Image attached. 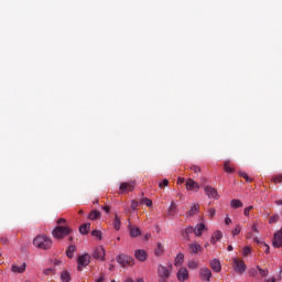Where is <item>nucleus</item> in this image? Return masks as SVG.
Here are the masks:
<instances>
[{
    "label": "nucleus",
    "mask_w": 282,
    "mask_h": 282,
    "mask_svg": "<svg viewBox=\"0 0 282 282\" xmlns=\"http://www.w3.org/2000/svg\"><path fill=\"white\" fill-rule=\"evenodd\" d=\"M33 246L39 250H50L52 248V239L45 235H39L33 239Z\"/></svg>",
    "instance_id": "nucleus-1"
},
{
    "label": "nucleus",
    "mask_w": 282,
    "mask_h": 282,
    "mask_svg": "<svg viewBox=\"0 0 282 282\" xmlns=\"http://www.w3.org/2000/svg\"><path fill=\"white\" fill-rule=\"evenodd\" d=\"M73 230L68 226H57L53 229L52 235L55 239H65Z\"/></svg>",
    "instance_id": "nucleus-2"
},
{
    "label": "nucleus",
    "mask_w": 282,
    "mask_h": 282,
    "mask_svg": "<svg viewBox=\"0 0 282 282\" xmlns=\"http://www.w3.org/2000/svg\"><path fill=\"white\" fill-rule=\"evenodd\" d=\"M117 263L121 265V268H128L131 265H135V259L133 257L127 256L124 253H120L117 257Z\"/></svg>",
    "instance_id": "nucleus-3"
},
{
    "label": "nucleus",
    "mask_w": 282,
    "mask_h": 282,
    "mask_svg": "<svg viewBox=\"0 0 282 282\" xmlns=\"http://www.w3.org/2000/svg\"><path fill=\"white\" fill-rule=\"evenodd\" d=\"M90 259H91V256H89L88 253L79 256L77 259V263H78L77 270L79 272H83V268H87V264L90 263Z\"/></svg>",
    "instance_id": "nucleus-4"
},
{
    "label": "nucleus",
    "mask_w": 282,
    "mask_h": 282,
    "mask_svg": "<svg viewBox=\"0 0 282 282\" xmlns=\"http://www.w3.org/2000/svg\"><path fill=\"white\" fill-rule=\"evenodd\" d=\"M158 274L160 276V282H166V279L171 276V270L164 265H159Z\"/></svg>",
    "instance_id": "nucleus-5"
},
{
    "label": "nucleus",
    "mask_w": 282,
    "mask_h": 282,
    "mask_svg": "<svg viewBox=\"0 0 282 282\" xmlns=\"http://www.w3.org/2000/svg\"><path fill=\"white\" fill-rule=\"evenodd\" d=\"M199 279L202 281H207L209 282L210 279H213V271H210V269L206 268V267H203L200 270H199Z\"/></svg>",
    "instance_id": "nucleus-6"
},
{
    "label": "nucleus",
    "mask_w": 282,
    "mask_h": 282,
    "mask_svg": "<svg viewBox=\"0 0 282 282\" xmlns=\"http://www.w3.org/2000/svg\"><path fill=\"white\" fill-rule=\"evenodd\" d=\"M272 246L273 248H282V228L274 232Z\"/></svg>",
    "instance_id": "nucleus-7"
},
{
    "label": "nucleus",
    "mask_w": 282,
    "mask_h": 282,
    "mask_svg": "<svg viewBox=\"0 0 282 282\" xmlns=\"http://www.w3.org/2000/svg\"><path fill=\"white\" fill-rule=\"evenodd\" d=\"M205 195L210 199H219V194L213 186H205Z\"/></svg>",
    "instance_id": "nucleus-8"
},
{
    "label": "nucleus",
    "mask_w": 282,
    "mask_h": 282,
    "mask_svg": "<svg viewBox=\"0 0 282 282\" xmlns=\"http://www.w3.org/2000/svg\"><path fill=\"white\" fill-rule=\"evenodd\" d=\"M234 264L236 272H239V274H243V272H246V262L242 260L235 259Z\"/></svg>",
    "instance_id": "nucleus-9"
},
{
    "label": "nucleus",
    "mask_w": 282,
    "mask_h": 282,
    "mask_svg": "<svg viewBox=\"0 0 282 282\" xmlns=\"http://www.w3.org/2000/svg\"><path fill=\"white\" fill-rule=\"evenodd\" d=\"M186 191H199V183L192 178H188L185 183Z\"/></svg>",
    "instance_id": "nucleus-10"
},
{
    "label": "nucleus",
    "mask_w": 282,
    "mask_h": 282,
    "mask_svg": "<svg viewBox=\"0 0 282 282\" xmlns=\"http://www.w3.org/2000/svg\"><path fill=\"white\" fill-rule=\"evenodd\" d=\"M94 259H99V261H105V248L98 247L93 253Z\"/></svg>",
    "instance_id": "nucleus-11"
},
{
    "label": "nucleus",
    "mask_w": 282,
    "mask_h": 282,
    "mask_svg": "<svg viewBox=\"0 0 282 282\" xmlns=\"http://www.w3.org/2000/svg\"><path fill=\"white\" fill-rule=\"evenodd\" d=\"M177 279L181 282L188 280V270L186 268H181L177 272Z\"/></svg>",
    "instance_id": "nucleus-12"
},
{
    "label": "nucleus",
    "mask_w": 282,
    "mask_h": 282,
    "mask_svg": "<svg viewBox=\"0 0 282 282\" xmlns=\"http://www.w3.org/2000/svg\"><path fill=\"white\" fill-rule=\"evenodd\" d=\"M209 265L214 272H221V262L219 259H214L209 262Z\"/></svg>",
    "instance_id": "nucleus-13"
},
{
    "label": "nucleus",
    "mask_w": 282,
    "mask_h": 282,
    "mask_svg": "<svg viewBox=\"0 0 282 282\" xmlns=\"http://www.w3.org/2000/svg\"><path fill=\"white\" fill-rule=\"evenodd\" d=\"M194 229L193 226H188L184 230H182V237L185 239V241H191V235H193Z\"/></svg>",
    "instance_id": "nucleus-14"
},
{
    "label": "nucleus",
    "mask_w": 282,
    "mask_h": 282,
    "mask_svg": "<svg viewBox=\"0 0 282 282\" xmlns=\"http://www.w3.org/2000/svg\"><path fill=\"white\" fill-rule=\"evenodd\" d=\"M134 257L135 259H138V261H147V251L142 250V249H138L134 251Z\"/></svg>",
    "instance_id": "nucleus-15"
},
{
    "label": "nucleus",
    "mask_w": 282,
    "mask_h": 282,
    "mask_svg": "<svg viewBox=\"0 0 282 282\" xmlns=\"http://www.w3.org/2000/svg\"><path fill=\"white\" fill-rule=\"evenodd\" d=\"M11 272H14L15 274H23V272H25V263L21 265L13 264L11 267Z\"/></svg>",
    "instance_id": "nucleus-16"
},
{
    "label": "nucleus",
    "mask_w": 282,
    "mask_h": 282,
    "mask_svg": "<svg viewBox=\"0 0 282 282\" xmlns=\"http://www.w3.org/2000/svg\"><path fill=\"white\" fill-rule=\"evenodd\" d=\"M192 254H197L198 252H202V246H199L197 242H193L188 246Z\"/></svg>",
    "instance_id": "nucleus-17"
},
{
    "label": "nucleus",
    "mask_w": 282,
    "mask_h": 282,
    "mask_svg": "<svg viewBox=\"0 0 282 282\" xmlns=\"http://www.w3.org/2000/svg\"><path fill=\"white\" fill-rule=\"evenodd\" d=\"M199 213V204H194L191 209L187 212V217H195Z\"/></svg>",
    "instance_id": "nucleus-18"
},
{
    "label": "nucleus",
    "mask_w": 282,
    "mask_h": 282,
    "mask_svg": "<svg viewBox=\"0 0 282 282\" xmlns=\"http://www.w3.org/2000/svg\"><path fill=\"white\" fill-rule=\"evenodd\" d=\"M119 188L121 193L133 191V183H121Z\"/></svg>",
    "instance_id": "nucleus-19"
},
{
    "label": "nucleus",
    "mask_w": 282,
    "mask_h": 282,
    "mask_svg": "<svg viewBox=\"0 0 282 282\" xmlns=\"http://www.w3.org/2000/svg\"><path fill=\"white\" fill-rule=\"evenodd\" d=\"M90 228H91V224H89V223L83 224V225L79 227V232H80V235H88Z\"/></svg>",
    "instance_id": "nucleus-20"
},
{
    "label": "nucleus",
    "mask_w": 282,
    "mask_h": 282,
    "mask_svg": "<svg viewBox=\"0 0 282 282\" xmlns=\"http://www.w3.org/2000/svg\"><path fill=\"white\" fill-rule=\"evenodd\" d=\"M230 206H231V208H234V209L243 208V203H242L240 199L234 198V199H231V202H230Z\"/></svg>",
    "instance_id": "nucleus-21"
},
{
    "label": "nucleus",
    "mask_w": 282,
    "mask_h": 282,
    "mask_svg": "<svg viewBox=\"0 0 282 282\" xmlns=\"http://www.w3.org/2000/svg\"><path fill=\"white\" fill-rule=\"evenodd\" d=\"M130 237L135 238L142 235V231L138 227H130Z\"/></svg>",
    "instance_id": "nucleus-22"
},
{
    "label": "nucleus",
    "mask_w": 282,
    "mask_h": 282,
    "mask_svg": "<svg viewBox=\"0 0 282 282\" xmlns=\"http://www.w3.org/2000/svg\"><path fill=\"white\" fill-rule=\"evenodd\" d=\"M205 229H206V225L199 224L194 229V234L196 235V237H202V232H204Z\"/></svg>",
    "instance_id": "nucleus-23"
},
{
    "label": "nucleus",
    "mask_w": 282,
    "mask_h": 282,
    "mask_svg": "<svg viewBox=\"0 0 282 282\" xmlns=\"http://www.w3.org/2000/svg\"><path fill=\"white\" fill-rule=\"evenodd\" d=\"M112 226L115 230H120V226H122V223L120 221V216L118 214H115V219L112 221Z\"/></svg>",
    "instance_id": "nucleus-24"
},
{
    "label": "nucleus",
    "mask_w": 282,
    "mask_h": 282,
    "mask_svg": "<svg viewBox=\"0 0 282 282\" xmlns=\"http://www.w3.org/2000/svg\"><path fill=\"white\" fill-rule=\"evenodd\" d=\"M169 215L173 217V215H177V204L175 202H172L170 207H169Z\"/></svg>",
    "instance_id": "nucleus-25"
},
{
    "label": "nucleus",
    "mask_w": 282,
    "mask_h": 282,
    "mask_svg": "<svg viewBox=\"0 0 282 282\" xmlns=\"http://www.w3.org/2000/svg\"><path fill=\"white\" fill-rule=\"evenodd\" d=\"M184 263V253H178L175 258L174 264L177 267L182 265Z\"/></svg>",
    "instance_id": "nucleus-26"
},
{
    "label": "nucleus",
    "mask_w": 282,
    "mask_h": 282,
    "mask_svg": "<svg viewBox=\"0 0 282 282\" xmlns=\"http://www.w3.org/2000/svg\"><path fill=\"white\" fill-rule=\"evenodd\" d=\"M99 217H100V212L99 210H93L88 215V219H90L91 221H95V219H99Z\"/></svg>",
    "instance_id": "nucleus-27"
},
{
    "label": "nucleus",
    "mask_w": 282,
    "mask_h": 282,
    "mask_svg": "<svg viewBox=\"0 0 282 282\" xmlns=\"http://www.w3.org/2000/svg\"><path fill=\"white\" fill-rule=\"evenodd\" d=\"M76 250V246L70 245L68 247V249L66 250V257H68V259H73L74 258V251Z\"/></svg>",
    "instance_id": "nucleus-28"
},
{
    "label": "nucleus",
    "mask_w": 282,
    "mask_h": 282,
    "mask_svg": "<svg viewBox=\"0 0 282 282\" xmlns=\"http://www.w3.org/2000/svg\"><path fill=\"white\" fill-rule=\"evenodd\" d=\"M225 173H235V169L230 167V161H226L224 164Z\"/></svg>",
    "instance_id": "nucleus-29"
},
{
    "label": "nucleus",
    "mask_w": 282,
    "mask_h": 282,
    "mask_svg": "<svg viewBox=\"0 0 282 282\" xmlns=\"http://www.w3.org/2000/svg\"><path fill=\"white\" fill-rule=\"evenodd\" d=\"M61 280H62L63 282H69V281H72V278H70V275H69V272L64 271V272L61 274Z\"/></svg>",
    "instance_id": "nucleus-30"
},
{
    "label": "nucleus",
    "mask_w": 282,
    "mask_h": 282,
    "mask_svg": "<svg viewBox=\"0 0 282 282\" xmlns=\"http://www.w3.org/2000/svg\"><path fill=\"white\" fill-rule=\"evenodd\" d=\"M154 252H155L156 257H160L161 254L164 253V246H162V243L159 242Z\"/></svg>",
    "instance_id": "nucleus-31"
},
{
    "label": "nucleus",
    "mask_w": 282,
    "mask_h": 282,
    "mask_svg": "<svg viewBox=\"0 0 282 282\" xmlns=\"http://www.w3.org/2000/svg\"><path fill=\"white\" fill-rule=\"evenodd\" d=\"M274 184H282V174H278L271 178Z\"/></svg>",
    "instance_id": "nucleus-32"
},
{
    "label": "nucleus",
    "mask_w": 282,
    "mask_h": 282,
    "mask_svg": "<svg viewBox=\"0 0 282 282\" xmlns=\"http://www.w3.org/2000/svg\"><path fill=\"white\" fill-rule=\"evenodd\" d=\"M199 263L197 261H189L187 264V268H189V270H197Z\"/></svg>",
    "instance_id": "nucleus-33"
},
{
    "label": "nucleus",
    "mask_w": 282,
    "mask_h": 282,
    "mask_svg": "<svg viewBox=\"0 0 282 282\" xmlns=\"http://www.w3.org/2000/svg\"><path fill=\"white\" fill-rule=\"evenodd\" d=\"M239 176L243 177V180H246V182H248L249 184L252 183V178H250V176H248L246 172H239Z\"/></svg>",
    "instance_id": "nucleus-34"
},
{
    "label": "nucleus",
    "mask_w": 282,
    "mask_h": 282,
    "mask_svg": "<svg viewBox=\"0 0 282 282\" xmlns=\"http://www.w3.org/2000/svg\"><path fill=\"white\" fill-rule=\"evenodd\" d=\"M257 270L259 271L261 276H268L269 274L268 269H261V267H257Z\"/></svg>",
    "instance_id": "nucleus-35"
},
{
    "label": "nucleus",
    "mask_w": 282,
    "mask_h": 282,
    "mask_svg": "<svg viewBox=\"0 0 282 282\" xmlns=\"http://www.w3.org/2000/svg\"><path fill=\"white\" fill-rule=\"evenodd\" d=\"M91 235H93V237H96L97 239H102V231H100V230H93Z\"/></svg>",
    "instance_id": "nucleus-36"
},
{
    "label": "nucleus",
    "mask_w": 282,
    "mask_h": 282,
    "mask_svg": "<svg viewBox=\"0 0 282 282\" xmlns=\"http://www.w3.org/2000/svg\"><path fill=\"white\" fill-rule=\"evenodd\" d=\"M141 204H144L149 208H151V206H153V202L151 199H149V198H143Z\"/></svg>",
    "instance_id": "nucleus-37"
},
{
    "label": "nucleus",
    "mask_w": 282,
    "mask_h": 282,
    "mask_svg": "<svg viewBox=\"0 0 282 282\" xmlns=\"http://www.w3.org/2000/svg\"><path fill=\"white\" fill-rule=\"evenodd\" d=\"M252 208H254V207L248 206L245 208V212H243L245 217H250V210H252Z\"/></svg>",
    "instance_id": "nucleus-38"
},
{
    "label": "nucleus",
    "mask_w": 282,
    "mask_h": 282,
    "mask_svg": "<svg viewBox=\"0 0 282 282\" xmlns=\"http://www.w3.org/2000/svg\"><path fill=\"white\" fill-rule=\"evenodd\" d=\"M214 237L216 238V241H219L224 237V234H221V231H216L214 232Z\"/></svg>",
    "instance_id": "nucleus-39"
},
{
    "label": "nucleus",
    "mask_w": 282,
    "mask_h": 282,
    "mask_svg": "<svg viewBox=\"0 0 282 282\" xmlns=\"http://www.w3.org/2000/svg\"><path fill=\"white\" fill-rule=\"evenodd\" d=\"M191 171H193L194 173H202V167L197 165H192Z\"/></svg>",
    "instance_id": "nucleus-40"
},
{
    "label": "nucleus",
    "mask_w": 282,
    "mask_h": 282,
    "mask_svg": "<svg viewBox=\"0 0 282 282\" xmlns=\"http://www.w3.org/2000/svg\"><path fill=\"white\" fill-rule=\"evenodd\" d=\"M239 232H241V227L238 225V226H236L235 230L232 231V236L237 237V235H239Z\"/></svg>",
    "instance_id": "nucleus-41"
},
{
    "label": "nucleus",
    "mask_w": 282,
    "mask_h": 282,
    "mask_svg": "<svg viewBox=\"0 0 282 282\" xmlns=\"http://www.w3.org/2000/svg\"><path fill=\"white\" fill-rule=\"evenodd\" d=\"M164 186H169V180L164 178L160 184L159 187L160 188H164Z\"/></svg>",
    "instance_id": "nucleus-42"
},
{
    "label": "nucleus",
    "mask_w": 282,
    "mask_h": 282,
    "mask_svg": "<svg viewBox=\"0 0 282 282\" xmlns=\"http://www.w3.org/2000/svg\"><path fill=\"white\" fill-rule=\"evenodd\" d=\"M251 250L249 247H245L243 250H242V254L243 257H248V254H250Z\"/></svg>",
    "instance_id": "nucleus-43"
},
{
    "label": "nucleus",
    "mask_w": 282,
    "mask_h": 282,
    "mask_svg": "<svg viewBox=\"0 0 282 282\" xmlns=\"http://www.w3.org/2000/svg\"><path fill=\"white\" fill-rule=\"evenodd\" d=\"M262 246L264 248L265 254H270V246L268 243H265V242H262Z\"/></svg>",
    "instance_id": "nucleus-44"
},
{
    "label": "nucleus",
    "mask_w": 282,
    "mask_h": 282,
    "mask_svg": "<svg viewBox=\"0 0 282 282\" xmlns=\"http://www.w3.org/2000/svg\"><path fill=\"white\" fill-rule=\"evenodd\" d=\"M57 226H63V224H67V220L65 218H59L56 221Z\"/></svg>",
    "instance_id": "nucleus-45"
},
{
    "label": "nucleus",
    "mask_w": 282,
    "mask_h": 282,
    "mask_svg": "<svg viewBox=\"0 0 282 282\" xmlns=\"http://www.w3.org/2000/svg\"><path fill=\"white\" fill-rule=\"evenodd\" d=\"M279 221V216H272L269 220L270 224H276Z\"/></svg>",
    "instance_id": "nucleus-46"
},
{
    "label": "nucleus",
    "mask_w": 282,
    "mask_h": 282,
    "mask_svg": "<svg viewBox=\"0 0 282 282\" xmlns=\"http://www.w3.org/2000/svg\"><path fill=\"white\" fill-rule=\"evenodd\" d=\"M138 206H139V203L137 200H132L131 203L132 210H137Z\"/></svg>",
    "instance_id": "nucleus-47"
},
{
    "label": "nucleus",
    "mask_w": 282,
    "mask_h": 282,
    "mask_svg": "<svg viewBox=\"0 0 282 282\" xmlns=\"http://www.w3.org/2000/svg\"><path fill=\"white\" fill-rule=\"evenodd\" d=\"M44 274H54V269H45Z\"/></svg>",
    "instance_id": "nucleus-48"
},
{
    "label": "nucleus",
    "mask_w": 282,
    "mask_h": 282,
    "mask_svg": "<svg viewBox=\"0 0 282 282\" xmlns=\"http://www.w3.org/2000/svg\"><path fill=\"white\" fill-rule=\"evenodd\" d=\"M250 276H257V269L249 270Z\"/></svg>",
    "instance_id": "nucleus-49"
},
{
    "label": "nucleus",
    "mask_w": 282,
    "mask_h": 282,
    "mask_svg": "<svg viewBox=\"0 0 282 282\" xmlns=\"http://www.w3.org/2000/svg\"><path fill=\"white\" fill-rule=\"evenodd\" d=\"M225 224H226V226H230V224H232V219H230V217H226Z\"/></svg>",
    "instance_id": "nucleus-50"
},
{
    "label": "nucleus",
    "mask_w": 282,
    "mask_h": 282,
    "mask_svg": "<svg viewBox=\"0 0 282 282\" xmlns=\"http://www.w3.org/2000/svg\"><path fill=\"white\" fill-rule=\"evenodd\" d=\"M208 215H209V217H215V215H216L215 209L214 208L209 209Z\"/></svg>",
    "instance_id": "nucleus-51"
},
{
    "label": "nucleus",
    "mask_w": 282,
    "mask_h": 282,
    "mask_svg": "<svg viewBox=\"0 0 282 282\" xmlns=\"http://www.w3.org/2000/svg\"><path fill=\"white\" fill-rule=\"evenodd\" d=\"M102 209L105 210V213L107 214V215H109V213H110V210H111V207H109V206H104L102 207Z\"/></svg>",
    "instance_id": "nucleus-52"
},
{
    "label": "nucleus",
    "mask_w": 282,
    "mask_h": 282,
    "mask_svg": "<svg viewBox=\"0 0 282 282\" xmlns=\"http://www.w3.org/2000/svg\"><path fill=\"white\" fill-rule=\"evenodd\" d=\"M217 241H218L217 238L213 236L212 239H210V243L216 245Z\"/></svg>",
    "instance_id": "nucleus-53"
},
{
    "label": "nucleus",
    "mask_w": 282,
    "mask_h": 282,
    "mask_svg": "<svg viewBox=\"0 0 282 282\" xmlns=\"http://www.w3.org/2000/svg\"><path fill=\"white\" fill-rule=\"evenodd\" d=\"M265 282H276V278L265 279Z\"/></svg>",
    "instance_id": "nucleus-54"
},
{
    "label": "nucleus",
    "mask_w": 282,
    "mask_h": 282,
    "mask_svg": "<svg viewBox=\"0 0 282 282\" xmlns=\"http://www.w3.org/2000/svg\"><path fill=\"white\" fill-rule=\"evenodd\" d=\"M252 230H253V232H259V229L257 228V224L252 225Z\"/></svg>",
    "instance_id": "nucleus-55"
},
{
    "label": "nucleus",
    "mask_w": 282,
    "mask_h": 282,
    "mask_svg": "<svg viewBox=\"0 0 282 282\" xmlns=\"http://www.w3.org/2000/svg\"><path fill=\"white\" fill-rule=\"evenodd\" d=\"M0 241H1V243L6 245V243H8V238H1Z\"/></svg>",
    "instance_id": "nucleus-56"
},
{
    "label": "nucleus",
    "mask_w": 282,
    "mask_h": 282,
    "mask_svg": "<svg viewBox=\"0 0 282 282\" xmlns=\"http://www.w3.org/2000/svg\"><path fill=\"white\" fill-rule=\"evenodd\" d=\"M253 241H256V243H261V246H263V242H261L258 237L253 238Z\"/></svg>",
    "instance_id": "nucleus-57"
},
{
    "label": "nucleus",
    "mask_w": 282,
    "mask_h": 282,
    "mask_svg": "<svg viewBox=\"0 0 282 282\" xmlns=\"http://www.w3.org/2000/svg\"><path fill=\"white\" fill-rule=\"evenodd\" d=\"M227 250H228V252H232V250H234L232 245H229V246L227 247Z\"/></svg>",
    "instance_id": "nucleus-58"
},
{
    "label": "nucleus",
    "mask_w": 282,
    "mask_h": 282,
    "mask_svg": "<svg viewBox=\"0 0 282 282\" xmlns=\"http://www.w3.org/2000/svg\"><path fill=\"white\" fill-rule=\"evenodd\" d=\"M177 184H184V178L180 177Z\"/></svg>",
    "instance_id": "nucleus-59"
},
{
    "label": "nucleus",
    "mask_w": 282,
    "mask_h": 282,
    "mask_svg": "<svg viewBox=\"0 0 282 282\" xmlns=\"http://www.w3.org/2000/svg\"><path fill=\"white\" fill-rule=\"evenodd\" d=\"M247 239H252V232L247 234Z\"/></svg>",
    "instance_id": "nucleus-60"
},
{
    "label": "nucleus",
    "mask_w": 282,
    "mask_h": 282,
    "mask_svg": "<svg viewBox=\"0 0 282 282\" xmlns=\"http://www.w3.org/2000/svg\"><path fill=\"white\" fill-rule=\"evenodd\" d=\"M104 281H105V278L101 276V278H99L96 282H104Z\"/></svg>",
    "instance_id": "nucleus-61"
},
{
    "label": "nucleus",
    "mask_w": 282,
    "mask_h": 282,
    "mask_svg": "<svg viewBox=\"0 0 282 282\" xmlns=\"http://www.w3.org/2000/svg\"><path fill=\"white\" fill-rule=\"evenodd\" d=\"M275 204L276 206H282V200H276Z\"/></svg>",
    "instance_id": "nucleus-62"
},
{
    "label": "nucleus",
    "mask_w": 282,
    "mask_h": 282,
    "mask_svg": "<svg viewBox=\"0 0 282 282\" xmlns=\"http://www.w3.org/2000/svg\"><path fill=\"white\" fill-rule=\"evenodd\" d=\"M69 241H74V237H69Z\"/></svg>",
    "instance_id": "nucleus-63"
},
{
    "label": "nucleus",
    "mask_w": 282,
    "mask_h": 282,
    "mask_svg": "<svg viewBox=\"0 0 282 282\" xmlns=\"http://www.w3.org/2000/svg\"><path fill=\"white\" fill-rule=\"evenodd\" d=\"M83 213H84L83 210H79V215H83Z\"/></svg>",
    "instance_id": "nucleus-64"
}]
</instances>
